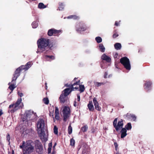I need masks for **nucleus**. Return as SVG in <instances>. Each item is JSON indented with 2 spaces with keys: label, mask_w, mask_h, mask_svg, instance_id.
<instances>
[{
  "label": "nucleus",
  "mask_w": 154,
  "mask_h": 154,
  "mask_svg": "<svg viewBox=\"0 0 154 154\" xmlns=\"http://www.w3.org/2000/svg\"><path fill=\"white\" fill-rule=\"evenodd\" d=\"M77 97H78V101H79L80 100V98L79 95H78Z\"/></svg>",
  "instance_id": "51"
},
{
  "label": "nucleus",
  "mask_w": 154,
  "mask_h": 154,
  "mask_svg": "<svg viewBox=\"0 0 154 154\" xmlns=\"http://www.w3.org/2000/svg\"><path fill=\"white\" fill-rule=\"evenodd\" d=\"M70 145L73 146L75 143V140L73 139H71L70 140Z\"/></svg>",
  "instance_id": "32"
},
{
  "label": "nucleus",
  "mask_w": 154,
  "mask_h": 154,
  "mask_svg": "<svg viewBox=\"0 0 154 154\" xmlns=\"http://www.w3.org/2000/svg\"><path fill=\"white\" fill-rule=\"evenodd\" d=\"M117 118H116L114 119L113 122V125L117 131H118L122 128L121 131L122 134L121 137V138H123L125 137V128H122L124 125L123 121L122 120H121L117 122Z\"/></svg>",
  "instance_id": "1"
},
{
  "label": "nucleus",
  "mask_w": 154,
  "mask_h": 154,
  "mask_svg": "<svg viewBox=\"0 0 154 154\" xmlns=\"http://www.w3.org/2000/svg\"><path fill=\"white\" fill-rule=\"evenodd\" d=\"M3 113L2 112V110H0V116H1L2 114Z\"/></svg>",
  "instance_id": "52"
},
{
  "label": "nucleus",
  "mask_w": 154,
  "mask_h": 154,
  "mask_svg": "<svg viewBox=\"0 0 154 154\" xmlns=\"http://www.w3.org/2000/svg\"><path fill=\"white\" fill-rule=\"evenodd\" d=\"M88 108L90 111H93L94 110V108L93 104H92V102L90 101L88 105Z\"/></svg>",
  "instance_id": "18"
},
{
  "label": "nucleus",
  "mask_w": 154,
  "mask_h": 154,
  "mask_svg": "<svg viewBox=\"0 0 154 154\" xmlns=\"http://www.w3.org/2000/svg\"><path fill=\"white\" fill-rule=\"evenodd\" d=\"M120 62L125 67V57H123L121 59Z\"/></svg>",
  "instance_id": "22"
},
{
  "label": "nucleus",
  "mask_w": 154,
  "mask_h": 154,
  "mask_svg": "<svg viewBox=\"0 0 154 154\" xmlns=\"http://www.w3.org/2000/svg\"><path fill=\"white\" fill-rule=\"evenodd\" d=\"M55 114H59V109L57 107H55Z\"/></svg>",
  "instance_id": "36"
},
{
  "label": "nucleus",
  "mask_w": 154,
  "mask_h": 154,
  "mask_svg": "<svg viewBox=\"0 0 154 154\" xmlns=\"http://www.w3.org/2000/svg\"><path fill=\"white\" fill-rule=\"evenodd\" d=\"M118 54L117 53H116L114 55V57L115 58H117V57L118 56Z\"/></svg>",
  "instance_id": "45"
},
{
  "label": "nucleus",
  "mask_w": 154,
  "mask_h": 154,
  "mask_svg": "<svg viewBox=\"0 0 154 154\" xmlns=\"http://www.w3.org/2000/svg\"><path fill=\"white\" fill-rule=\"evenodd\" d=\"M54 132L56 134H58V128L56 126H54Z\"/></svg>",
  "instance_id": "28"
},
{
  "label": "nucleus",
  "mask_w": 154,
  "mask_h": 154,
  "mask_svg": "<svg viewBox=\"0 0 154 154\" xmlns=\"http://www.w3.org/2000/svg\"><path fill=\"white\" fill-rule=\"evenodd\" d=\"M6 138H7V140H8V141H9L10 139V135L8 134H7V135Z\"/></svg>",
  "instance_id": "39"
},
{
  "label": "nucleus",
  "mask_w": 154,
  "mask_h": 154,
  "mask_svg": "<svg viewBox=\"0 0 154 154\" xmlns=\"http://www.w3.org/2000/svg\"><path fill=\"white\" fill-rule=\"evenodd\" d=\"M114 145L115 147H118V145L116 143V142L114 143Z\"/></svg>",
  "instance_id": "48"
},
{
  "label": "nucleus",
  "mask_w": 154,
  "mask_h": 154,
  "mask_svg": "<svg viewBox=\"0 0 154 154\" xmlns=\"http://www.w3.org/2000/svg\"><path fill=\"white\" fill-rule=\"evenodd\" d=\"M21 99L20 98V99H18L16 103L15 104H14V109L13 110H11V112H14V111H16L17 109H18V106L21 102Z\"/></svg>",
  "instance_id": "8"
},
{
  "label": "nucleus",
  "mask_w": 154,
  "mask_h": 154,
  "mask_svg": "<svg viewBox=\"0 0 154 154\" xmlns=\"http://www.w3.org/2000/svg\"><path fill=\"white\" fill-rule=\"evenodd\" d=\"M99 48L100 51L102 52H104L105 50V48L103 46V45L100 44L99 45Z\"/></svg>",
  "instance_id": "24"
},
{
  "label": "nucleus",
  "mask_w": 154,
  "mask_h": 154,
  "mask_svg": "<svg viewBox=\"0 0 154 154\" xmlns=\"http://www.w3.org/2000/svg\"><path fill=\"white\" fill-rule=\"evenodd\" d=\"M132 128L131 125V123H128L127 124V125L126 126V130H130ZM127 135L126 131V136Z\"/></svg>",
  "instance_id": "21"
},
{
  "label": "nucleus",
  "mask_w": 154,
  "mask_h": 154,
  "mask_svg": "<svg viewBox=\"0 0 154 154\" xmlns=\"http://www.w3.org/2000/svg\"><path fill=\"white\" fill-rule=\"evenodd\" d=\"M48 5H45L43 3L40 2L38 4V8L40 9H43L48 7Z\"/></svg>",
  "instance_id": "15"
},
{
  "label": "nucleus",
  "mask_w": 154,
  "mask_h": 154,
  "mask_svg": "<svg viewBox=\"0 0 154 154\" xmlns=\"http://www.w3.org/2000/svg\"><path fill=\"white\" fill-rule=\"evenodd\" d=\"M126 116L131 121H135L136 119V116L134 114H129L127 113Z\"/></svg>",
  "instance_id": "12"
},
{
  "label": "nucleus",
  "mask_w": 154,
  "mask_h": 154,
  "mask_svg": "<svg viewBox=\"0 0 154 154\" xmlns=\"http://www.w3.org/2000/svg\"><path fill=\"white\" fill-rule=\"evenodd\" d=\"M79 81L78 82H77L76 83H74L73 84H72V85L71 86H72V88H71V90L70 88H67L65 89L64 90V93H63V95H65L66 96L68 95L72 91H74V90L73 89L74 88L73 86L75 85H78V84L79 83Z\"/></svg>",
  "instance_id": "7"
},
{
  "label": "nucleus",
  "mask_w": 154,
  "mask_h": 154,
  "mask_svg": "<svg viewBox=\"0 0 154 154\" xmlns=\"http://www.w3.org/2000/svg\"><path fill=\"white\" fill-rule=\"evenodd\" d=\"M59 10H63L65 8V5L64 2H60L59 3Z\"/></svg>",
  "instance_id": "16"
},
{
  "label": "nucleus",
  "mask_w": 154,
  "mask_h": 154,
  "mask_svg": "<svg viewBox=\"0 0 154 154\" xmlns=\"http://www.w3.org/2000/svg\"><path fill=\"white\" fill-rule=\"evenodd\" d=\"M53 112H50V114H49V115L50 116H52V118H53V120H54V122H55V119L54 118V115H53Z\"/></svg>",
  "instance_id": "38"
},
{
  "label": "nucleus",
  "mask_w": 154,
  "mask_h": 154,
  "mask_svg": "<svg viewBox=\"0 0 154 154\" xmlns=\"http://www.w3.org/2000/svg\"><path fill=\"white\" fill-rule=\"evenodd\" d=\"M43 101L44 103L46 104H48L49 103V100L47 98H45L43 99Z\"/></svg>",
  "instance_id": "27"
},
{
  "label": "nucleus",
  "mask_w": 154,
  "mask_h": 154,
  "mask_svg": "<svg viewBox=\"0 0 154 154\" xmlns=\"http://www.w3.org/2000/svg\"><path fill=\"white\" fill-rule=\"evenodd\" d=\"M119 25L118 23H117V22H116L115 23V25L118 26Z\"/></svg>",
  "instance_id": "53"
},
{
  "label": "nucleus",
  "mask_w": 154,
  "mask_h": 154,
  "mask_svg": "<svg viewBox=\"0 0 154 154\" xmlns=\"http://www.w3.org/2000/svg\"><path fill=\"white\" fill-rule=\"evenodd\" d=\"M54 118L55 119H55L59 120L60 119L59 114H55V118Z\"/></svg>",
  "instance_id": "31"
},
{
  "label": "nucleus",
  "mask_w": 154,
  "mask_h": 154,
  "mask_svg": "<svg viewBox=\"0 0 154 154\" xmlns=\"http://www.w3.org/2000/svg\"><path fill=\"white\" fill-rule=\"evenodd\" d=\"M74 106H75V107H76V102H74Z\"/></svg>",
  "instance_id": "54"
},
{
  "label": "nucleus",
  "mask_w": 154,
  "mask_h": 154,
  "mask_svg": "<svg viewBox=\"0 0 154 154\" xmlns=\"http://www.w3.org/2000/svg\"><path fill=\"white\" fill-rule=\"evenodd\" d=\"M62 113L63 117V120L64 121H66L67 118L69 117L70 114L69 108L66 106L63 107Z\"/></svg>",
  "instance_id": "5"
},
{
  "label": "nucleus",
  "mask_w": 154,
  "mask_h": 154,
  "mask_svg": "<svg viewBox=\"0 0 154 154\" xmlns=\"http://www.w3.org/2000/svg\"><path fill=\"white\" fill-rule=\"evenodd\" d=\"M45 85H46V87H47V86H46V85H47V83H45ZM46 89H47V88H46Z\"/></svg>",
  "instance_id": "60"
},
{
  "label": "nucleus",
  "mask_w": 154,
  "mask_h": 154,
  "mask_svg": "<svg viewBox=\"0 0 154 154\" xmlns=\"http://www.w3.org/2000/svg\"><path fill=\"white\" fill-rule=\"evenodd\" d=\"M106 75H107L106 73H105Z\"/></svg>",
  "instance_id": "62"
},
{
  "label": "nucleus",
  "mask_w": 154,
  "mask_h": 154,
  "mask_svg": "<svg viewBox=\"0 0 154 154\" xmlns=\"http://www.w3.org/2000/svg\"><path fill=\"white\" fill-rule=\"evenodd\" d=\"M39 149L40 150H42V146L41 145H40Z\"/></svg>",
  "instance_id": "50"
},
{
  "label": "nucleus",
  "mask_w": 154,
  "mask_h": 154,
  "mask_svg": "<svg viewBox=\"0 0 154 154\" xmlns=\"http://www.w3.org/2000/svg\"><path fill=\"white\" fill-rule=\"evenodd\" d=\"M34 147L30 143H26L23 149V154H32L34 151Z\"/></svg>",
  "instance_id": "4"
},
{
  "label": "nucleus",
  "mask_w": 154,
  "mask_h": 154,
  "mask_svg": "<svg viewBox=\"0 0 154 154\" xmlns=\"http://www.w3.org/2000/svg\"><path fill=\"white\" fill-rule=\"evenodd\" d=\"M74 85L73 87H74ZM73 87L74 88H73L74 90V89H78V87Z\"/></svg>",
  "instance_id": "56"
},
{
  "label": "nucleus",
  "mask_w": 154,
  "mask_h": 154,
  "mask_svg": "<svg viewBox=\"0 0 154 154\" xmlns=\"http://www.w3.org/2000/svg\"><path fill=\"white\" fill-rule=\"evenodd\" d=\"M57 145V143H55L54 145V146H53V148H54V147H55V146L56 145Z\"/></svg>",
  "instance_id": "55"
},
{
  "label": "nucleus",
  "mask_w": 154,
  "mask_h": 154,
  "mask_svg": "<svg viewBox=\"0 0 154 154\" xmlns=\"http://www.w3.org/2000/svg\"><path fill=\"white\" fill-rule=\"evenodd\" d=\"M95 39L98 43H100L102 42V39L101 37H97Z\"/></svg>",
  "instance_id": "26"
},
{
  "label": "nucleus",
  "mask_w": 154,
  "mask_h": 154,
  "mask_svg": "<svg viewBox=\"0 0 154 154\" xmlns=\"http://www.w3.org/2000/svg\"><path fill=\"white\" fill-rule=\"evenodd\" d=\"M55 33V31L54 30L51 29L49 30L48 32V35L49 36H51L53 33Z\"/></svg>",
  "instance_id": "23"
},
{
  "label": "nucleus",
  "mask_w": 154,
  "mask_h": 154,
  "mask_svg": "<svg viewBox=\"0 0 154 154\" xmlns=\"http://www.w3.org/2000/svg\"><path fill=\"white\" fill-rule=\"evenodd\" d=\"M93 102L95 109L99 111L100 110L101 108L99 106L98 103L95 98H94L93 99Z\"/></svg>",
  "instance_id": "13"
},
{
  "label": "nucleus",
  "mask_w": 154,
  "mask_h": 154,
  "mask_svg": "<svg viewBox=\"0 0 154 154\" xmlns=\"http://www.w3.org/2000/svg\"><path fill=\"white\" fill-rule=\"evenodd\" d=\"M51 148H48V153H49L51 152Z\"/></svg>",
  "instance_id": "47"
},
{
  "label": "nucleus",
  "mask_w": 154,
  "mask_h": 154,
  "mask_svg": "<svg viewBox=\"0 0 154 154\" xmlns=\"http://www.w3.org/2000/svg\"><path fill=\"white\" fill-rule=\"evenodd\" d=\"M52 143H50L49 144V146H52Z\"/></svg>",
  "instance_id": "58"
},
{
  "label": "nucleus",
  "mask_w": 154,
  "mask_h": 154,
  "mask_svg": "<svg viewBox=\"0 0 154 154\" xmlns=\"http://www.w3.org/2000/svg\"><path fill=\"white\" fill-rule=\"evenodd\" d=\"M15 87H16L15 86V85H14L13 84V85H10L9 86V88L12 91Z\"/></svg>",
  "instance_id": "30"
},
{
  "label": "nucleus",
  "mask_w": 154,
  "mask_h": 154,
  "mask_svg": "<svg viewBox=\"0 0 154 154\" xmlns=\"http://www.w3.org/2000/svg\"><path fill=\"white\" fill-rule=\"evenodd\" d=\"M18 95L19 96H20V97H22L23 96V94L22 93H20L19 92H18Z\"/></svg>",
  "instance_id": "43"
},
{
  "label": "nucleus",
  "mask_w": 154,
  "mask_h": 154,
  "mask_svg": "<svg viewBox=\"0 0 154 154\" xmlns=\"http://www.w3.org/2000/svg\"><path fill=\"white\" fill-rule=\"evenodd\" d=\"M116 154H119V152H117L116 153Z\"/></svg>",
  "instance_id": "61"
},
{
  "label": "nucleus",
  "mask_w": 154,
  "mask_h": 154,
  "mask_svg": "<svg viewBox=\"0 0 154 154\" xmlns=\"http://www.w3.org/2000/svg\"><path fill=\"white\" fill-rule=\"evenodd\" d=\"M115 149L116 151L118 150V147H115Z\"/></svg>",
  "instance_id": "59"
},
{
  "label": "nucleus",
  "mask_w": 154,
  "mask_h": 154,
  "mask_svg": "<svg viewBox=\"0 0 154 154\" xmlns=\"http://www.w3.org/2000/svg\"><path fill=\"white\" fill-rule=\"evenodd\" d=\"M46 57H49L52 59H54V57L53 56H46Z\"/></svg>",
  "instance_id": "41"
},
{
  "label": "nucleus",
  "mask_w": 154,
  "mask_h": 154,
  "mask_svg": "<svg viewBox=\"0 0 154 154\" xmlns=\"http://www.w3.org/2000/svg\"><path fill=\"white\" fill-rule=\"evenodd\" d=\"M84 30V29H82V28H81V29L79 30L83 31Z\"/></svg>",
  "instance_id": "57"
},
{
  "label": "nucleus",
  "mask_w": 154,
  "mask_h": 154,
  "mask_svg": "<svg viewBox=\"0 0 154 154\" xmlns=\"http://www.w3.org/2000/svg\"><path fill=\"white\" fill-rule=\"evenodd\" d=\"M67 97L66 96L63 95V94H62L59 97L60 102L64 103L67 100Z\"/></svg>",
  "instance_id": "10"
},
{
  "label": "nucleus",
  "mask_w": 154,
  "mask_h": 154,
  "mask_svg": "<svg viewBox=\"0 0 154 154\" xmlns=\"http://www.w3.org/2000/svg\"><path fill=\"white\" fill-rule=\"evenodd\" d=\"M26 143L24 141H23V144L22 145H20V147L21 148L23 149H23L24 148L25 146H26Z\"/></svg>",
  "instance_id": "34"
},
{
  "label": "nucleus",
  "mask_w": 154,
  "mask_h": 154,
  "mask_svg": "<svg viewBox=\"0 0 154 154\" xmlns=\"http://www.w3.org/2000/svg\"><path fill=\"white\" fill-rule=\"evenodd\" d=\"M17 77V76H16L15 75H14V76L13 78V79H12V82L16 80Z\"/></svg>",
  "instance_id": "42"
},
{
  "label": "nucleus",
  "mask_w": 154,
  "mask_h": 154,
  "mask_svg": "<svg viewBox=\"0 0 154 154\" xmlns=\"http://www.w3.org/2000/svg\"><path fill=\"white\" fill-rule=\"evenodd\" d=\"M77 17L75 15H71L68 17V18H73L74 19H76Z\"/></svg>",
  "instance_id": "35"
},
{
  "label": "nucleus",
  "mask_w": 154,
  "mask_h": 154,
  "mask_svg": "<svg viewBox=\"0 0 154 154\" xmlns=\"http://www.w3.org/2000/svg\"><path fill=\"white\" fill-rule=\"evenodd\" d=\"M49 39L42 38L39 39L37 42L38 48L39 49H41L42 50H44L45 48L47 47L49 44Z\"/></svg>",
  "instance_id": "3"
},
{
  "label": "nucleus",
  "mask_w": 154,
  "mask_h": 154,
  "mask_svg": "<svg viewBox=\"0 0 154 154\" xmlns=\"http://www.w3.org/2000/svg\"><path fill=\"white\" fill-rule=\"evenodd\" d=\"M118 36V35L116 34H114L113 35V38H116Z\"/></svg>",
  "instance_id": "44"
},
{
  "label": "nucleus",
  "mask_w": 154,
  "mask_h": 154,
  "mask_svg": "<svg viewBox=\"0 0 154 154\" xmlns=\"http://www.w3.org/2000/svg\"><path fill=\"white\" fill-rule=\"evenodd\" d=\"M80 91L81 92H83L85 90V87L83 85H80L79 86Z\"/></svg>",
  "instance_id": "25"
},
{
  "label": "nucleus",
  "mask_w": 154,
  "mask_h": 154,
  "mask_svg": "<svg viewBox=\"0 0 154 154\" xmlns=\"http://www.w3.org/2000/svg\"><path fill=\"white\" fill-rule=\"evenodd\" d=\"M72 128L71 127V125H70L69 126L68 128V132L69 134H71L72 133Z\"/></svg>",
  "instance_id": "29"
},
{
  "label": "nucleus",
  "mask_w": 154,
  "mask_h": 154,
  "mask_svg": "<svg viewBox=\"0 0 154 154\" xmlns=\"http://www.w3.org/2000/svg\"><path fill=\"white\" fill-rule=\"evenodd\" d=\"M103 84V83L97 82L96 83V85L98 87V86H100V85L101 84Z\"/></svg>",
  "instance_id": "40"
},
{
  "label": "nucleus",
  "mask_w": 154,
  "mask_h": 154,
  "mask_svg": "<svg viewBox=\"0 0 154 154\" xmlns=\"http://www.w3.org/2000/svg\"><path fill=\"white\" fill-rule=\"evenodd\" d=\"M37 125L38 134L40 137L41 139H42L45 135L44 131L45 124L43 119H39L37 122Z\"/></svg>",
  "instance_id": "2"
},
{
  "label": "nucleus",
  "mask_w": 154,
  "mask_h": 154,
  "mask_svg": "<svg viewBox=\"0 0 154 154\" xmlns=\"http://www.w3.org/2000/svg\"><path fill=\"white\" fill-rule=\"evenodd\" d=\"M25 115L26 119H23V121L25 120L26 119L28 120V119H32L36 117L35 113H34L33 112L29 110L26 111L25 113Z\"/></svg>",
  "instance_id": "6"
},
{
  "label": "nucleus",
  "mask_w": 154,
  "mask_h": 154,
  "mask_svg": "<svg viewBox=\"0 0 154 154\" xmlns=\"http://www.w3.org/2000/svg\"><path fill=\"white\" fill-rule=\"evenodd\" d=\"M131 66L129 59L126 57V69L130 70Z\"/></svg>",
  "instance_id": "11"
},
{
  "label": "nucleus",
  "mask_w": 154,
  "mask_h": 154,
  "mask_svg": "<svg viewBox=\"0 0 154 154\" xmlns=\"http://www.w3.org/2000/svg\"><path fill=\"white\" fill-rule=\"evenodd\" d=\"M114 47L117 50H120L121 48V45L120 43H117L114 45Z\"/></svg>",
  "instance_id": "20"
},
{
  "label": "nucleus",
  "mask_w": 154,
  "mask_h": 154,
  "mask_svg": "<svg viewBox=\"0 0 154 154\" xmlns=\"http://www.w3.org/2000/svg\"><path fill=\"white\" fill-rule=\"evenodd\" d=\"M152 83L149 81H147L144 85V88L147 91L149 90L151 87Z\"/></svg>",
  "instance_id": "9"
},
{
  "label": "nucleus",
  "mask_w": 154,
  "mask_h": 154,
  "mask_svg": "<svg viewBox=\"0 0 154 154\" xmlns=\"http://www.w3.org/2000/svg\"><path fill=\"white\" fill-rule=\"evenodd\" d=\"M37 24L36 22H33V23H32V27L33 28H36L37 26Z\"/></svg>",
  "instance_id": "37"
},
{
  "label": "nucleus",
  "mask_w": 154,
  "mask_h": 154,
  "mask_svg": "<svg viewBox=\"0 0 154 154\" xmlns=\"http://www.w3.org/2000/svg\"><path fill=\"white\" fill-rule=\"evenodd\" d=\"M30 62H29L25 66H21V67L22 69H25L26 70L30 67Z\"/></svg>",
  "instance_id": "17"
},
{
  "label": "nucleus",
  "mask_w": 154,
  "mask_h": 154,
  "mask_svg": "<svg viewBox=\"0 0 154 154\" xmlns=\"http://www.w3.org/2000/svg\"><path fill=\"white\" fill-rule=\"evenodd\" d=\"M101 58L103 60H105L108 62H110L111 60V58L105 54H104L102 55Z\"/></svg>",
  "instance_id": "14"
},
{
  "label": "nucleus",
  "mask_w": 154,
  "mask_h": 154,
  "mask_svg": "<svg viewBox=\"0 0 154 154\" xmlns=\"http://www.w3.org/2000/svg\"><path fill=\"white\" fill-rule=\"evenodd\" d=\"M21 69H22L21 67L17 68L16 69L15 71V74L14 75H15L18 77L20 75V71Z\"/></svg>",
  "instance_id": "19"
},
{
  "label": "nucleus",
  "mask_w": 154,
  "mask_h": 154,
  "mask_svg": "<svg viewBox=\"0 0 154 154\" xmlns=\"http://www.w3.org/2000/svg\"><path fill=\"white\" fill-rule=\"evenodd\" d=\"M14 106V104H11L9 106V108H11L13 107Z\"/></svg>",
  "instance_id": "46"
},
{
  "label": "nucleus",
  "mask_w": 154,
  "mask_h": 154,
  "mask_svg": "<svg viewBox=\"0 0 154 154\" xmlns=\"http://www.w3.org/2000/svg\"><path fill=\"white\" fill-rule=\"evenodd\" d=\"M72 85H68V84H65V86H67V87H72V86H71Z\"/></svg>",
  "instance_id": "49"
},
{
  "label": "nucleus",
  "mask_w": 154,
  "mask_h": 154,
  "mask_svg": "<svg viewBox=\"0 0 154 154\" xmlns=\"http://www.w3.org/2000/svg\"><path fill=\"white\" fill-rule=\"evenodd\" d=\"M88 128L86 126H84L82 128V130L84 132L86 131Z\"/></svg>",
  "instance_id": "33"
}]
</instances>
